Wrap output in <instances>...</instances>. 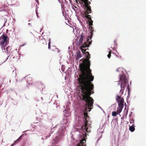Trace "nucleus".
<instances>
[{"label":"nucleus","mask_w":146,"mask_h":146,"mask_svg":"<svg viewBox=\"0 0 146 146\" xmlns=\"http://www.w3.org/2000/svg\"><path fill=\"white\" fill-rule=\"evenodd\" d=\"M87 59L86 60L85 65H82L81 67L82 74L78 78V82L81 87V95L83 100L86 102V108L84 110H87L88 107L89 110L93 108V99L90 97L91 90L93 89V85L91 84L90 82L93 81L94 77L91 74V71L90 68V62L89 60L90 58L89 53L86 52L85 53Z\"/></svg>","instance_id":"f257e3e1"},{"label":"nucleus","mask_w":146,"mask_h":146,"mask_svg":"<svg viewBox=\"0 0 146 146\" xmlns=\"http://www.w3.org/2000/svg\"><path fill=\"white\" fill-rule=\"evenodd\" d=\"M64 115L63 120L60 124L57 125L56 127L59 129L57 133V136L56 137L55 139H54L53 141L56 143L58 142V140L59 139H61L64 136L65 130L68 127L69 122V120L70 119V115L69 114L66 113Z\"/></svg>","instance_id":"f03ea898"},{"label":"nucleus","mask_w":146,"mask_h":146,"mask_svg":"<svg viewBox=\"0 0 146 146\" xmlns=\"http://www.w3.org/2000/svg\"><path fill=\"white\" fill-rule=\"evenodd\" d=\"M9 42V39L7 36L3 35L0 37V46L3 52L8 51L11 49L9 46L6 47Z\"/></svg>","instance_id":"7ed1b4c3"},{"label":"nucleus","mask_w":146,"mask_h":146,"mask_svg":"<svg viewBox=\"0 0 146 146\" xmlns=\"http://www.w3.org/2000/svg\"><path fill=\"white\" fill-rule=\"evenodd\" d=\"M89 38L91 39L90 37L87 39V42H84V44H82L80 47V49L81 50L82 53H84L86 51V50L84 49V48L87 47L89 46L90 44H91V42L89 41Z\"/></svg>","instance_id":"20e7f679"},{"label":"nucleus","mask_w":146,"mask_h":146,"mask_svg":"<svg viewBox=\"0 0 146 146\" xmlns=\"http://www.w3.org/2000/svg\"><path fill=\"white\" fill-rule=\"evenodd\" d=\"M84 36V33H82L80 35V38L79 40L78 38L76 39L74 41V42L76 43V44L78 45L82 44L83 42Z\"/></svg>","instance_id":"39448f33"},{"label":"nucleus","mask_w":146,"mask_h":146,"mask_svg":"<svg viewBox=\"0 0 146 146\" xmlns=\"http://www.w3.org/2000/svg\"><path fill=\"white\" fill-rule=\"evenodd\" d=\"M85 5L86 6V12L85 13V15H86V13L88 14L89 13V12H90L91 11V9L90 7L88 6V3L87 4Z\"/></svg>","instance_id":"423d86ee"},{"label":"nucleus","mask_w":146,"mask_h":146,"mask_svg":"<svg viewBox=\"0 0 146 146\" xmlns=\"http://www.w3.org/2000/svg\"><path fill=\"white\" fill-rule=\"evenodd\" d=\"M76 55L77 56L76 58V60H78L81 57V55L80 52H77L76 53Z\"/></svg>","instance_id":"0eeeda50"},{"label":"nucleus","mask_w":146,"mask_h":146,"mask_svg":"<svg viewBox=\"0 0 146 146\" xmlns=\"http://www.w3.org/2000/svg\"><path fill=\"white\" fill-rule=\"evenodd\" d=\"M89 29L90 33V35H92L93 34L92 32L94 31L92 27L90 26Z\"/></svg>","instance_id":"6e6552de"},{"label":"nucleus","mask_w":146,"mask_h":146,"mask_svg":"<svg viewBox=\"0 0 146 146\" xmlns=\"http://www.w3.org/2000/svg\"><path fill=\"white\" fill-rule=\"evenodd\" d=\"M117 115V113L115 111H114L112 112V115L113 116H116Z\"/></svg>","instance_id":"1a4fd4ad"},{"label":"nucleus","mask_w":146,"mask_h":146,"mask_svg":"<svg viewBox=\"0 0 146 146\" xmlns=\"http://www.w3.org/2000/svg\"><path fill=\"white\" fill-rule=\"evenodd\" d=\"M116 100L117 101V103L119 105V96L117 95L116 96Z\"/></svg>","instance_id":"9d476101"},{"label":"nucleus","mask_w":146,"mask_h":146,"mask_svg":"<svg viewBox=\"0 0 146 146\" xmlns=\"http://www.w3.org/2000/svg\"><path fill=\"white\" fill-rule=\"evenodd\" d=\"M111 51L109 52V54L108 55V56L109 58H110L111 57Z\"/></svg>","instance_id":"9b49d317"},{"label":"nucleus","mask_w":146,"mask_h":146,"mask_svg":"<svg viewBox=\"0 0 146 146\" xmlns=\"http://www.w3.org/2000/svg\"><path fill=\"white\" fill-rule=\"evenodd\" d=\"M50 41H49V42H48V48L49 49L50 48Z\"/></svg>","instance_id":"f8f14e48"},{"label":"nucleus","mask_w":146,"mask_h":146,"mask_svg":"<svg viewBox=\"0 0 146 146\" xmlns=\"http://www.w3.org/2000/svg\"><path fill=\"white\" fill-rule=\"evenodd\" d=\"M89 25L90 26H91L92 25V21L91 22H90L89 23Z\"/></svg>","instance_id":"ddd939ff"},{"label":"nucleus","mask_w":146,"mask_h":146,"mask_svg":"<svg viewBox=\"0 0 146 146\" xmlns=\"http://www.w3.org/2000/svg\"><path fill=\"white\" fill-rule=\"evenodd\" d=\"M21 136H22V135L16 141H15V142H16L17 141L19 140L21 138Z\"/></svg>","instance_id":"4468645a"},{"label":"nucleus","mask_w":146,"mask_h":146,"mask_svg":"<svg viewBox=\"0 0 146 146\" xmlns=\"http://www.w3.org/2000/svg\"><path fill=\"white\" fill-rule=\"evenodd\" d=\"M55 128V127H54V129H51V131L52 132H54V128Z\"/></svg>","instance_id":"2eb2a0df"},{"label":"nucleus","mask_w":146,"mask_h":146,"mask_svg":"<svg viewBox=\"0 0 146 146\" xmlns=\"http://www.w3.org/2000/svg\"><path fill=\"white\" fill-rule=\"evenodd\" d=\"M89 16H90V15H87L86 16V17H88Z\"/></svg>","instance_id":"dca6fc26"},{"label":"nucleus","mask_w":146,"mask_h":146,"mask_svg":"<svg viewBox=\"0 0 146 146\" xmlns=\"http://www.w3.org/2000/svg\"><path fill=\"white\" fill-rule=\"evenodd\" d=\"M66 110H65L64 111V113H66Z\"/></svg>","instance_id":"f3484780"},{"label":"nucleus","mask_w":146,"mask_h":146,"mask_svg":"<svg viewBox=\"0 0 146 146\" xmlns=\"http://www.w3.org/2000/svg\"><path fill=\"white\" fill-rule=\"evenodd\" d=\"M116 71L118 72V68H117L116 70Z\"/></svg>","instance_id":"a211bd4d"},{"label":"nucleus","mask_w":146,"mask_h":146,"mask_svg":"<svg viewBox=\"0 0 146 146\" xmlns=\"http://www.w3.org/2000/svg\"><path fill=\"white\" fill-rule=\"evenodd\" d=\"M13 145H14V144H13L11 145V146H13Z\"/></svg>","instance_id":"6ab92c4d"},{"label":"nucleus","mask_w":146,"mask_h":146,"mask_svg":"<svg viewBox=\"0 0 146 146\" xmlns=\"http://www.w3.org/2000/svg\"><path fill=\"white\" fill-rule=\"evenodd\" d=\"M99 107L100 108H101L102 109V108H101L100 106H99Z\"/></svg>","instance_id":"aec40b11"},{"label":"nucleus","mask_w":146,"mask_h":146,"mask_svg":"<svg viewBox=\"0 0 146 146\" xmlns=\"http://www.w3.org/2000/svg\"><path fill=\"white\" fill-rule=\"evenodd\" d=\"M72 29H73V31H74V28H73Z\"/></svg>","instance_id":"412c9836"},{"label":"nucleus","mask_w":146,"mask_h":146,"mask_svg":"<svg viewBox=\"0 0 146 146\" xmlns=\"http://www.w3.org/2000/svg\"><path fill=\"white\" fill-rule=\"evenodd\" d=\"M28 24H29V25H30V23H29Z\"/></svg>","instance_id":"4be33fe9"},{"label":"nucleus","mask_w":146,"mask_h":146,"mask_svg":"<svg viewBox=\"0 0 146 146\" xmlns=\"http://www.w3.org/2000/svg\"><path fill=\"white\" fill-rule=\"evenodd\" d=\"M23 45H21L20 46H23Z\"/></svg>","instance_id":"5701e85b"}]
</instances>
